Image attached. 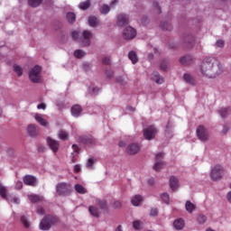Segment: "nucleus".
I'll return each instance as SVG.
<instances>
[{"mask_svg": "<svg viewBox=\"0 0 231 231\" xmlns=\"http://www.w3.org/2000/svg\"><path fill=\"white\" fill-rule=\"evenodd\" d=\"M110 11H111V7H109V5H103L100 7V14H103V15L109 14Z\"/></svg>", "mask_w": 231, "mask_h": 231, "instance_id": "40", "label": "nucleus"}, {"mask_svg": "<svg viewBox=\"0 0 231 231\" xmlns=\"http://www.w3.org/2000/svg\"><path fill=\"white\" fill-rule=\"evenodd\" d=\"M91 39H93V33L90 31H83L81 36L79 39V44L83 47L91 45Z\"/></svg>", "mask_w": 231, "mask_h": 231, "instance_id": "6", "label": "nucleus"}, {"mask_svg": "<svg viewBox=\"0 0 231 231\" xmlns=\"http://www.w3.org/2000/svg\"><path fill=\"white\" fill-rule=\"evenodd\" d=\"M14 68V71L19 76V77H23V68H21V66L14 64L13 66Z\"/></svg>", "mask_w": 231, "mask_h": 231, "instance_id": "43", "label": "nucleus"}, {"mask_svg": "<svg viewBox=\"0 0 231 231\" xmlns=\"http://www.w3.org/2000/svg\"><path fill=\"white\" fill-rule=\"evenodd\" d=\"M128 59L131 60L133 64H136V62H138V55H136V51H131L128 53Z\"/></svg>", "mask_w": 231, "mask_h": 231, "instance_id": "30", "label": "nucleus"}, {"mask_svg": "<svg viewBox=\"0 0 231 231\" xmlns=\"http://www.w3.org/2000/svg\"><path fill=\"white\" fill-rule=\"evenodd\" d=\"M71 37H72L73 41L79 42V40L80 39V38H79V32H77V31H74L71 32Z\"/></svg>", "mask_w": 231, "mask_h": 231, "instance_id": "56", "label": "nucleus"}, {"mask_svg": "<svg viewBox=\"0 0 231 231\" xmlns=\"http://www.w3.org/2000/svg\"><path fill=\"white\" fill-rule=\"evenodd\" d=\"M96 203L100 207L101 210H107V201L102 199H97Z\"/></svg>", "mask_w": 231, "mask_h": 231, "instance_id": "37", "label": "nucleus"}, {"mask_svg": "<svg viewBox=\"0 0 231 231\" xmlns=\"http://www.w3.org/2000/svg\"><path fill=\"white\" fill-rule=\"evenodd\" d=\"M21 223L25 228H30V221H28V218L25 216L21 217Z\"/></svg>", "mask_w": 231, "mask_h": 231, "instance_id": "45", "label": "nucleus"}, {"mask_svg": "<svg viewBox=\"0 0 231 231\" xmlns=\"http://www.w3.org/2000/svg\"><path fill=\"white\" fill-rule=\"evenodd\" d=\"M129 23V16L126 14H119L117 16V26H125Z\"/></svg>", "mask_w": 231, "mask_h": 231, "instance_id": "18", "label": "nucleus"}, {"mask_svg": "<svg viewBox=\"0 0 231 231\" xmlns=\"http://www.w3.org/2000/svg\"><path fill=\"white\" fill-rule=\"evenodd\" d=\"M150 216L152 217H156V216H158V208H152L150 211Z\"/></svg>", "mask_w": 231, "mask_h": 231, "instance_id": "55", "label": "nucleus"}, {"mask_svg": "<svg viewBox=\"0 0 231 231\" xmlns=\"http://www.w3.org/2000/svg\"><path fill=\"white\" fill-rule=\"evenodd\" d=\"M72 149H73L74 152H77V154H80V148H79V145L72 144Z\"/></svg>", "mask_w": 231, "mask_h": 231, "instance_id": "60", "label": "nucleus"}, {"mask_svg": "<svg viewBox=\"0 0 231 231\" xmlns=\"http://www.w3.org/2000/svg\"><path fill=\"white\" fill-rule=\"evenodd\" d=\"M226 199L229 203H231V191H229L226 195Z\"/></svg>", "mask_w": 231, "mask_h": 231, "instance_id": "64", "label": "nucleus"}, {"mask_svg": "<svg viewBox=\"0 0 231 231\" xmlns=\"http://www.w3.org/2000/svg\"><path fill=\"white\" fill-rule=\"evenodd\" d=\"M83 69L85 71H89L91 69V65H89L88 63H85L83 64Z\"/></svg>", "mask_w": 231, "mask_h": 231, "instance_id": "62", "label": "nucleus"}, {"mask_svg": "<svg viewBox=\"0 0 231 231\" xmlns=\"http://www.w3.org/2000/svg\"><path fill=\"white\" fill-rule=\"evenodd\" d=\"M225 176V168H223L220 164L215 165L210 171V178L212 181H219V180H223Z\"/></svg>", "mask_w": 231, "mask_h": 231, "instance_id": "3", "label": "nucleus"}, {"mask_svg": "<svg viewBox=\"0 0 231 231\" xmlns=\"http://www.w3.org/2000/svg\"><path fill=\"white\" fill-rule=\"evenodd\" d=\"M165 156V153L164 152H159L156 154L155 156V163L153 165V171H156V172L162 171V169H163V167H165L166 163L165 162L162 161L163 160Z\"/></svg>", "mask_w": 231, "mask_h": 231, "instance_id": "8", "label": "nucleus"}, {"mask_svg": "<svg viewBox=\"0 0 231 231\" xmlns=\"http://www.w3.org/2000/svg\"><path fill=\"white\" fill-rule=\"evenodd\" d=\"M37 214H39L40 216H44V214H46V212L44 211V208L42 207L38 208Z\"/></svg>", "mask_w": 231, "mask_h": 231, "instance_id": "59", "label": "nucleus"}, {"mask_svg": "<svg viewBox=\"0 0 231 231\" xmlns=\"http://www.w3.org/2000/svg\"><path fill=\"white\" fill-rule=\"evenodd\" d=\"M106 79H113L115 77V72H113V70L111 69H106L105 71Z\"/></svg>", "mask_w": 231, "mask_h": 231, "instance_id": "50", "label": "nucleus"}, {"mask_svg": "<svg viewBox=\"0 0 231 231\" xmlns=\"http://www.w3.org/2000/svg\"><path fill=\"white\" fill-rule=\"evenodd\" d=\"M143 225V223L140 220H135V221L133 222V227L135 230H141Z\"/></svg>", "mask_w": 231, "mask_h": 231, "instance_id": "44", "label": "nucleus"}, {"mask_svg": "<svg viewBox=\"0 0 231 231\" xmlns=\"http://www.w3.org/2000/svg\"><path fill=\"white\" fill-rule=\"evenodd\" d=\"M183 79L185 82H188V84H194V78L189 74H184Z\"/></svg>", "mask_w": 231, "mask_h": 231, "instance_id": "46", "label": "nucleus"}, {"mask_svg": "<svg viewBox=\"0 0 231 231\" xmlns=\"http://www.w3.org/2000/svg\"><path fill=\"white\" fill-rule=\"evenodd\" d=\"M173 226L176 228V230H183V227L185 226V221H183L181 218H179L173 222Z\"/></svg>", "mask_w": 231, "mask_h": 231, "instance_id": "24", "label": "nucleus"}, {"mask_svg": "<svg viewBox=\"0 0 231 231\" xmlns=\"http://www.w3.org/2000/svg\"><path fill=\"white\" fill-rule=\"evenodd\" d=\"M71 184L60 182L56 185V194L58 196H69L71 194Z\"/></svg>", "mask_w": 231, "mask_h": 231, "instance_id": "4", "label": "nucleus"}, {"mask_svg": "<svg viewBox=\"0 0 231 231\" xmlns=\"http://www.w3.org/2000/svg\"><path fill=\"white\" fill-rule=\"evenodd\" d=\"M34 118L36 122H38V124H40V125H42L43 127H48L50 125V123L46 119H44V116L42 114H36L34 116Z\"/></svg>", "mask_w": 231, "mask_h": 231, "instance_id": "17", "label": "nucleus"}, {"mask_svg": "<svg viewBox=\"0 0 231 231\" xmlns=\"http://www.w3.org/2000/svg\"><path fill=\"white\" fill-rule=\"evenodd\" d=\"M60 220L53 215H46L40 222V230L48 231L53 225H57Z\"/></svg>", "mask_w": 231, "mask_h": 231, "instance_id": "2", "label": "nucleus"}, {"mask_svg": "<svg viewBox=\"0 0 231 231\" xmlns=\"http://www.w3.org/2000/svg\"><path fill=\"white\" fill-rule=\"evenodd\" d=\"M88 24L92 28H95V26H98V24H99L98 19L95 16H89L88 17Z\"/></svg>", "mask_w": 231, "mask_h": 231, "instance_id": "33", "label": "nucleus"}, {"mask_svg": "<svg viewBox=\"0 0 231 231\" xmlns=\"http://www.w3.org/2000/svg\"><path fill=\"white\" fill-rule=\"evenodd\" d=\"M178 187V178H176L175 176H171L170 178V188L171 189V190H176Z\"/></svg>", "mask_w": 231, "mask_h": 231, "instance_id": "26", "label": "nucleus"}, {"mask_svg": "<svg viewBox=\"0 0 231 231\" xmlns=\"http://www.w3.org/2000/svg\"><path fill=\"white\" fill-rule=\"evenodd\" d=\"M58 138L63 140L64 142L69 140V134L64 130H60L58 133Z\"/></svg>", "mask_w": 231, "mask_h": 231, "instance_id": "27", "label": "nucleus"}, {"mask_svg": "<svg viewBox=\"0 0 231 231\" xmlns=\"http://www.w3.org/2000/svg\"><path fill=\"white\" fill-rule=\"evenodd\" d=\"M27 133L31 138H37L39 136V128L35 125H29L27 126Z\"/></svg>", "mask_w": 231, "mask_h": 231, "instance_id": "15", "label": "nucleus"}, {"mask_svg": "<svg viewBox=\"0 0 231 231\" xmlns=\"http://www.w3.org/2000/svg\"><path fill=\"white\" fill-rule=\"evenodd\" d=\"M46 142L51 151H52L54 154H57V152H59V149H60V143L51 137H47Z\"/></svg>", "mask_w": 231, "mask_h": 231, "instance_id": "11", "label": "nucleus"}, {"mask_svg": "<svg viewBox=\"0 0 231 231\" xmlns=\"http://www.w3.org/2000/svg\"><path fill=\"white\" fill-rule=\"evenodd\" d=\"M88 211L93 216V217H100V209H98L97 206H90L88 208Z\"/></svg>", "mask_w": 231, "mask_h": 231, "instance_id": "23", "label": "nucleus"}, {"mask_svg": "<svg viewBox=\"0 0 231 231\" xmlns=\"http://www.w3.org/2000/svg\"><path fill=\"white\" fill-rule=\"evenodd\" d=\"M116 80L117 84H120L121 86H125V84H127L123 77H117Z\"/></svg>", "mask_w": 231, "mask_h": 231, "instance_id": "51", "label": "nucleus"}, {"mask_svg": "<svg viewBox=\"0 0 231 231\" xmlns=\"http://www.w3.org/2000/svg\"><path fill=\"white\" fill-rule=\"evenodd\" d=\"M160 27L163 32H171L172 24L171 23L163 22L160 24Z\"/></svg>", "mask_w": 231, "mask_h": 231, "instance_id": "29", "label": "nucleus"}, {"mask_svg": "<svg viewBox=\"0 0 231 231\" xmlns=\"http://www.w3.org/2000/svg\"><path fill=\"white\" fill-rule=\"evenodd\" d=\"M152 79L156 82V84H163V82H165V80L163 79V78H162V76H160L159 72H153L152 74Z\"/></svg>", "mask_w": 231, "mask_h": 231, "instance_id": "21", "label": "nucleus"}, {"mask_svg": "<svg viewBox=\"0 0 231 231\" xmlns=\"http://www.w3.org/2000/svg\"><path fill=\"white\" fill-rule=\"evenodd\" d=\"M70 113L72 116H75L76 118H78V116H80V113H82V106L80 105H74L70 108Z\"/></svg>", "mask_w": 231, "mask_h": 231, "instance_id": "19", "label": "nucleus"}, {"mask_svg": "<svg viewBox=\"0 0 231 231\" xmlns=\"http://www.w3.org/2000/svg\"><path fill=\"white\" fill-rule=\"evenodd\" d=\"M42 1L44 0H28V5L32 8H37V6H41V5H42Z\"/></svg>", "mask_w": 231, "mask_h": 231, "instance_id": "32", "label": "nucleus"}, {"mask_svg": "<svg viewBox=\"0 0 231 231\" xmlns=\"http://www.w3.org/2000/svg\"><path fill=\"white\" fill-rule=\"evenodd\" d=\"M74 189L78 194H86L88 192V189H86V188L80 184H76Z\"/></svg>", "mask_w": 231, "mask_h": 231, "instance_id": "34", "label": "nucleus"}, {"mask_svg": "<svg viewBox=\"0 0 231 231\" xmlns=\"http://www.w3.org/2000/svg\"><path fill=\"white\" fill-rule=\"evenodd\" d=\"M102 64H104L105 66H111V58L104 57L102 60Z\"/></svg>", "mask_w": 231, "mask_h": 231, "instance_id": "49", "label": "nucleus"}, {"mask_svg": "<svg viewBox=\"0 0 231 231\" xmlns=\"http://www.w3.org/2000/svg\"><path fill=\"white\" fill-rule=\"evenodd\" d=\"M15 189L17 190H21V189H23V182L22 181H17L15 184Z\"/></svg>", "mask_w": 231, "mask_h": 231, "instance_id": "61", "label": "nucleus"}, {"mask_svg": "<svg viewBox=\"0 0 231 231\" xmlns=\"http://www.w3.org/2000/svg\"><path fill=\"white\" fill-rule=\"evenodd\" d=\"M230 128H231V125L229 124L224 125L222 134H226V133H228V131H230Z\"/></svg>", "mask_w": 231, "mask_h": 231, "instance_id": "53", "label": "nucleus"}, {"mask_svg": "<svg viewBox=\"0 0 231 231\" xmlns=\"http://www.w3.org/2000/svg\"><path fill=\"white\" fill-rule=\"evenodd\" d=\"M215 46L217 48H225V41L223 40L217 41V42L215 43Z\"/></svg>", "mask_w": 231, "mask_h": 231, "instance_id": "54", "label": "nucleus"}, {"mask_svg": "<svg viewBox=\"0 0 231 231\" xmlns=\"http://www.w3.org/2000/svg\"><path fill=\"white\" fill-rule=\"evenodd\" d=\"M161 198H162V201H164V203H166V205H169V201H170L171 198L169 197L168 193H162L161 195Z\"/></svg>", "mask_w": 231, "mask_h": 231, "instance_id": "48", "label": "nucleus"}, {"mask_svg": "<svg viewBox=\"0 0 231 231\" xmlns=\"http://www.w3.org/2000/svg\"><path fill=\"white\" fill-rule=\"evenodd\" d=\"M185 208H186L187 212H189V214H192V212H194V210H196V205H194L189 200H187L186 204H185Z\"/></svg>", "mask_w": 231, "mask_h": 231, "instance_id": "28", "label": "nucleus"}, {"mask_svg": "<svg viewBox=\"0 0 231 231\" xmlns=\"http://www.w3.org/2000/svg\"><path fill=\"white\" fill-rule=\"evenodd\" d=\"M143 134L145 140H154L156 138V134H158V130L156 129V126L150 125L143 130Z\"/></svg>", "mask_w": 231, "mask_h": 231, "instance_id": "7", "label": "nucleus"}, {"mask_svg": "<svg viewBox=\"0 0 231 231\" xmlns=\"http://www.w3.org/2000/svg\"><path fill=\"white\" fill-rule=\"evenodd\" d=\"M42 70V69L39 65L34 66L31 69V71L29 72V79H30L31 82H32L33 84H39V82H41V71Z\"/></svg>", "mask_w": 231, "mask_h": 231, "instance_id": "5", "label": "nucleus"}, {"mask_svg": "<svg viewBox=\"0 0 231 231\" xmlns=\"http://www.w3.org/2000/svg\"><path fill=\"white\" fill-rule=\"evenodd\" d=\"M38 109H46V104L41 103L37 106Z\"/></svg>", "mask_w": 231, "mask_h": 231, "instance_id": "63", "label": "nucleus"}, {"mask_svg": "<svg viewBox=\"0 0 231 231\" xmlns=\"http://www.w3.org/2000/svg\"><path fill=\"white\" fill-rule=\"evenodd\" d=\"M24 185H29L30 187H35L37 183V179L32 175H25L23 178Z\"/></svg>", "mask_w": 231, "mask_h": 231, "instance_id": "16", "label": "nucleus"}, {"mask_svg": "<svg viewBox=\"0 0 231 231\" xmlns=\"http://www.w3.org/2000/svg\"><path fill=\"white\" fill-rule=\"evenodd\" d=\"M160 69H162V71H167L169 69V60H163L161 62Z\"/></svg>", "mask_w": 231, "mask_h": 231, "instance_id": "41", "label": "nucleus"}, {"mask_svg": "<svg viewBox=\"0 0 231 231\" xmlns=\"http://www.w3.org/2000/svg\"><path fill=\"white\" fill-rule=\"evenodd\" d=\"M126 152L130 156H134V154H138L140 152V145L138 143H131L126 147Z\"/></svg>", "mask_w": 231, "mask_h": 231, "instance_id": "14", "label": "nucleus"}, {"mask_svg": "<svg viewBox=\"0 0 231 231\" xmlns=\"http://www.w3.org/2000/svg\"><path fill=\"white\" fill-rule=\"evenodd\" d=\"M113 208H122V202H120V200L114 201Z\"/></svg>", "mask_w": 231, "mask_h": 231, "instance_id": "57", "label": "nucleus"}, {"mask_svg": "<svg viewBox=\"0 0 231 231\" xmlns=\"http://www.w3.org/2000/svg\"><path fill=\"white\" fill-rule=\"evenodd\" d=\"M194 44H196V40L191 34H186L182 37L183 48H186L187 50H192V48H194Z\"/></svg>", "mask_w": 231, "mask_h": 231, "instance_id": "9", "label": "nucleus"}, {"mask_svg": "<svg viewBox=\"0 0 231 231\" xmlns=\"http://www.w3.org/2000/svg\"><path fill=\"white\" fill-rule=\"evenodd\" d=\"M143 201V199L140 195H135L132 198L131 203L134 205V207H139L140 203Z\"/></svg>", "mask_w": 231, "mask_h": 231, "instance_id": "25", "label": "nucleus"}, {"mask_svg": "<svg viewBox=\"0 0 231 231\" xmlns=\"http://www.w3.org/2000/svg\"><path fill=\"white\" fill-rule=\"evenodd\" d=\"M197 221H198L199 225H205V223H207V216H205L203 214H199L197 217Z\"/></svg>", "mask_w": 231, "mask_h": 231, "instance_id": "39", "label": "nucleus"}, {"mask_svg": "<svg viewBox=\"0 0 231 231\" xmlns=\"http://www.w3.org/2000/svg\"><path fill=\"white\" fill-rule=\"evenodd\" d=\"M6 201H8L9 203H15L16 205H19L20 202L19 198L12 197V195L7 198Z\"/></svg>", "mask_w": 231, "mask_h": 231, "instance_id": "47", "label": "nucleus"}, {"mask_svg": "<svg viewBox=\"0 0 231 231\" xmlns=\"http://www.w3.org/2000/svg\"><path fill=\"white\" fill-rule=\"evenodd\" d=\"M98 91H100V88H97V87L90 88V93H91L92 95H97V94H98Z\"/></svg>", "mask_w": 231, "mask_h": 231, "instance_id": "58", "label": "nucleus"}, {"mask_svg": "<svg viewBox=\"0 0 231 231\" xmlns=\"http://www.w3.org/2000/svg\"><path fill=\"white\" fill-rule=\"evenodd\" d=\"M0 196L2 199L7 200L10 196L8 195V188H6L5 186L0 185Z\"/></svg>", "mask_w": 231, "mask_h": 231, "instance_id": "22", "label": "nucleus"}, {"mask_svg": "<svg viewBox=\"0 0 231 231\" xmlns=\"http://www.w3.org/2000/svg\"><path fill=\"white\" fill-rule=\"evenodd\" d=\"M97 162V159L95 158H89L87 162V167L89 169L94 163Z\"/></svg>", "mask_w": 231, "mask_h": 231, "instance_id": "52", "label": "nucleus"}, {"mask_svg": "<svg viewBox=\"0 0 231 231\" xmlns=\"http://www.w3.org/2000/svg\"><path fill=\"white\" fill-rule=\"evenodd\" d=\"M218 114L220 115V116L222 118H226L227 116H230V115H231V107L227 106V107L221 108L218 111Z\"/></svg>", "mask_w": 231, "mask_h": 231, "instance_id": "20", "label": "nucleus"}, {"mask_svg": "<svg viewBox=\"0 0 231 231\" xmlns=\"http://www.w3.org/2000/svg\"><path fill=\"white\" fill-rule=\"evenodd\" d=\"M200 70L202 75L208 79H216L223 73L221 63L214 57L205 58L200 65Z\"/></svg>", "mask_w": 231, "mask_h": 231, "instance_id": "1", "label": "nucleus"}, {"mask_svg": "<svg viewBox=\"0 0 231 231\" xmlns=\"http://www.w3.org/2000/svg\"><path fill=\"white\" fill-rule=\"evenodd\" d=\"M136 37V29L128 26L125 27L123 31V39L125 41H133Z\"/></svg>", "mask_w": 231, "mask_h": 231, "instance_id": "10", "label": "nucleus"}, {"mask_svg": "<svg viewBox=\"0 0 231 231\" xmlns=\"http://www.w3.org/2000/svg\"><path fill=\"white\" fill-rule=\"evenodd\" d=\"M79 6L80 10H88V8H89V6H91V2L89 0L81 2Z\"/></svg>", "mask_w": 231, "mask_h": 231, "instance_id": "38", "label": "nucleus"}, {"mask_svg": "<svg viewBox=\"0 0 231 231\" xmlns=\"http://www.w3.org/2000/svg\"><path fill=\"white\" fill-rule=\"evenodd\" d=\"M180 62L183 66H188V64L192 62V58H190L189 56H183L180 59Z\"/></svg>", "mask_w": 231, "mask_h": 231, "instance_id": "35", "label": "nucleus"}, {"mask_svg": "<svg viewBox=\"0 0 231 231\" xmlns=\"http://www.w3.org/2000/svg\"><path fill=\"white\" fill-rule=\"evenodd\" d=\"M29 199L32 203H41V201H42V197L39 195H30Z\"/></svg>", "mask_w": 231, "mask_h": 231, "instance_id": "36", "label": "nucleus"}, {"mask_svg": "<svg viewBox=\"0 0 231 231\" xmlns=\"http://www.w3.org/2000/svg\"><path fill=\"white\" fill-rule=\"evenodd\" d=\"M79 140L80 143H84L85 145H95V143H97V139L90 134L81 135Z\"/></svg>", "mask_w": 231, "mask_h": 231, "instance_id": "13", "label": "nucleus"}, {"mask_svg": "<svg viewBox=\"0 0 231 231\" xmlns=\"http://www.w3.org/2000/svg\"><path fill=\"white\" fill-rule=\"evenodd\" d=\"M197 136L200 142H208V132H207V129L203 125L198 126Z\"/></svg>", "mask_w": 231, "mask_h": 231, "instance_id": "12", "label": "nucleus"}, {"mask_svg": "<svg viewBox=\"0 0 231 231\" xmlns=\"http://www.w3.org/2000/svg\"><path fill=\"white\" fill-rule=\"evenodd\" d=\"M74 57H76V59H82V57H86V52L82 50H76L74 51Z\"/></svg>", "mask_w": 231, "mask_h": 231, "instance_id": "42", "label": "nucleus"}, {"mask_svg": "<svg viewBox=\"0 0 231 231\" xmlns=\"http://www.w3.org/2000/svg\"><path fill=\"white\" fill-rule=\"evenodd\" d=\"M67 17V21L68 23H69V24H73V23H75V21H77V15L74 13H68L66 14Z\"/></svg>", "mask_w": 231, "mask_h": 231, "instance_id": "31", "label": "nucleus"}]
</instances>
